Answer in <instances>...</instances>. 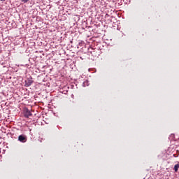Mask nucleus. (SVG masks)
Masks as SVG:
<instances>
[{
    "mask_svg": "<svg viewBox=\"0 0 179 179\" xmlns=\"http://www.w3.org/2000/svg\"><path fill=\"white\" fill-rule=\"evenodd\" d=\"M18 141L22 143H24L25 142H27V137H26L25 135H20L18 136Z\"/></svg>",
    "mask_w": 179,
    "mask_h": 179,
    "instance_id": "obj_1",
    "label": "nucleus"
},
{
    "mask_svg": "<svg viewBox=\"0 0 179 179\" xmlns=\"http://www.w3.org/2000/svg\"><path fill=\"white\" fill-rule=\"evenodd\" d=\"M25 118H29V117H31V112H30V110H26L24 111V114Z\"/></svg>",
    "mask_w": 179,
    "mask_h": 179,
    "instance_id": "obj_2",
    "label": "nucleus"
},
{
    "mask_svg": "<svg viewBox=\"0 0 179 179\" xmlns=\"http://www.w3.org/2000/svg\"><path fill=\"white\" fill-rule=\"evenodd\" d=\"M178 169H179V163H178L177 164H176L174 166V171H175V173H177V171H178Z\"/></svg>",
    "mask_w": 179,
    "mask_h": 179,
    "instance_id": "obj_3",
    "label": "nucleus"
},
{
    "mask_svg": "<svg viewBox=\"0 0 179 179\" xmlns=\"http://www.w3.org/2000/svg\"><path fill=\"white\" fill-rule=\"evenodd\" d=\"M83 86L84 87H86V86H89V81H87V80L84 81L83 83Z\"/></svg>",
    "mask_w": 179,
    "mask_h": 179,
    "instance_id": "obj_4",
    "label": "nucleus"
},
{
    "mask_svg": "<svg viewBox=\"0 0 179 179\" xmlns=\"http://www.w3.org/2000/svg\"><path fill=\"white\" fill-rule=\"evenodd\" d=\"M22 2H23L24 3H26L27 2H29V0H21Z\"/></svg>",
    "mask_w": 179,
    "mask_h": 179,
    "instance_id": "obj_5",
    "label": "nucleus"
},
{
    "mask_svg": "<svg viewBox=\"0 0 179 179\" xmlns=\"http://www.w3.org/2000/svg\"><path fill=\"white\" fill-rule=\"evenodd\" d=\"M27 86H30V85H31V82H29V83H27Z\"/></svg>",
    "mask_w": 179,
    "mask_h": 179,
    "instance_id": "obj_6",
    "label": "nucleus"
},
{
    "mask_svg": "<svg viewBox=\"0 0 179 179\" xmlns=\"http://www.w3.org/2000/svg\"><path fill=\"white\" fill-rule=\"evenodd\" d=\"M1 2H5L6 0H0Z\"/></svg>",
    "mask_w": 179,
    "mask_h": 179,
    "instance_id": "obj_7",
    "label": "nucleus"
},
{
    "mask_svg": "<svg viewBox=\"0 0 179 179\" xmlns=\"http://www.w3.org/2000/svg\"><path fill=\"white\" fill-rule=\"evenodd\" d=\"M0 153H1V150H0Z\"/></svg>",
    "mask_w": 179,
    "mask_h": 179,
    "instance_id": "obj_8",
    "label": "nucleus"
}]
</instances>
